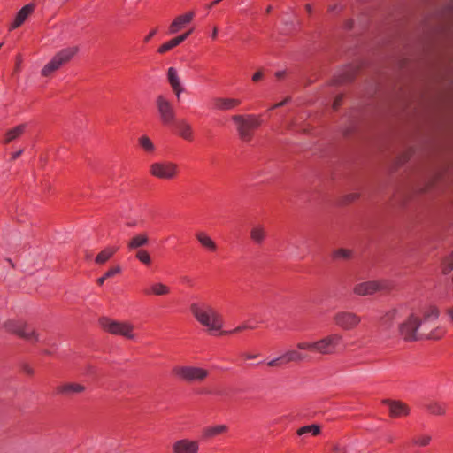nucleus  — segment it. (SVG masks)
<instances>
[{
	"label": "nucleus",
	"instance_id": "obj_1",
	"mask_svg": "<svg viewBox=\"0 0 453 453\" xmlns=\"http://www.w3.org/2000/svg\"><path fill=\"white\" fill-rule=\"evenodd\" d=\"M190 311L196 321L210 333L223 334V317L211 304L206 302L193 303Z\"/></svg>",
	"mask_w": 453,
	"mask_h": 453
},
{
	"label": "nucleus",
	"instance_id": "obj_2",
	"mask_svg": "<svg viewBox=\"0 0 453 453\" xmlns=\"http://www.w3.org/2000/svg\"><path fill=\"white\" fill-rule=\"evenodd\" d=\"M236 126V131L240 139L243 142H250L252 139L253 132L262 124V119L255 114H237L231 118Z\"/></svg>",
	"mask_w": 453,
	"mask_h": 453
},
{
	"label": "nucleus",
	"instance_id": "obj_3",
	"mask_svg": "<svg viewBox=\"0 0 453 453\" xmlns=\"http://www.w3.org/2000/svg\"><path fill=\"white\" fill-rule=\"evenodd\" d=\"M422 325L423 323L420 319L415 313L409 311L408 315L399 323V335L407 342L421 339L420 333H422Z\"/></svg>",
	"mask_w": 453,
	"mask_h": 453
},
{
	"label": "nucleus",
	"instance_id": "obj_4",
	"mask_svg": "<svg viewBox=\"0 0 453 453\" xmlns=\"http://www.w3.org/2000/svg\"><path fill=\"white\" fill-rule=\"evenodd\" d=\"M99 323L101 327L111 334L122 336L129 340L135 339L134 326L129 321H120L103 317Z\"/></svg>",
	"mask_w": 453,
	"mask_h": 453
},
{
	"label": "nucleus",
	"instance_id": "obj_5",
	"mask_svg": "<svg viewBox=\"0 0 453 453\" xmlns=\"http://www.w3.org/2000/svg\"><path fill=\"white\" fill-rule=\"evenodd\" d=\"M173 373L187 383H201L209 376L207 369L195 365H176L173 368Z\"/></svg>",
	"mask_w": 453,
	"mask_h": 453
},
{
	"label": "nucleus",
	"instance_id": "obj_6",
	"mask_svg": "<svg viewBox=\"0 0 453 453\" xmlns=\"http://www.w3.org/2000/svg\"><path fill=\"white\" fill-rule=\"evenodd\" d=\"M79 51L77 46L67 47L53 56V58L42 69V76H50L62 65L69 62Z\"/></svg>",
	"mask_w": 453,
	"mask_h": 453
},
{
	"label": "nucleus",
	"instance_id": "obj_7",
	"mask_svg": "<svg viewBox=\"0 0 453 453\" xmlns=\"http://www.w3.org/2000/svg\"><path fill=\"white\" fill-rule=\"evenodd\" d=\"M343 335L341 333H331L316 341L315 353L321 355L335 354L341 348Z\"/></svg>",
	"mask_w": 453,
	"mask_h": 453
},
{
	"label": "nucleus",
	"instance_id": "obj_8",
	"mask_svg": "<svg viewBox=\"0 0 453 453\" xmlns=\"http://www.w3.org/2000/svg\"><path fill=\"white\" fill-rule=\"evenodd\" d=\"M4 327L9 332L18 334L27 342H38L44 341V338L34 327L20 322L9 320L4 324Z\"/></svg>",
	"mask_w": 453,
	"mask_h": 453
},
{
	"label": "nucleus",
	"instance_id": "obj_9",
	"mask_svg": "<svg viewBox=\"0 0 453 453\" xmlns=\"http://www.w3.org/2000/svg\"><path fill=\"white\" fill-rule=\"evenodd\" d=\"M150 173L160 180H173L179 173V166L172 161H157L150 165Z\"/></svg>",
	"mask_w": 453,
	"mask_h": 453
},
{
	"label": "nucleus",
	"instance_id": "obj_10",
	"mask_svg": "<svg viewBox=\"0 0 453 453\" xmlns=\"http://www.w3.org/2000/svg\"><path fill=\"white\" fill-rule=\"evenodd\" d=\"M409 311L408 306L404 304L389 309L380 319L381 326L385 330H390L394 328L395 325L399 326V323L408 315Z\"/></svg>",
	"mask_w": 453,
	"mask_h": 453
},
{
	"label": "nucleus",
	"instance_id": "obj_11",
	"mask_svg": "<svg viewBox=\"0 0 453 453\" xmlns=\"http://www.w3.org/2000/svg\"><path fill=\"white\" fill-rule=\"evenodd\" d=\"M334 325L343 331H351L361 323V317L349 311H339L334 315Z\"/></svg>",
	"mask_w": 453,
	"mask_h": 453
},
{
	"label": "nucleus",
	"instance_id": "obj_12",
	"mask_svg": "<svg viewBox=\"0 0 453 453\" xmlns=\"http://www.w3.org/2000/svg\"><path fill=\"white\" fill-rule=\"evenodd\" d=\"M156 105L161 122L164 125L173 123L176 119L175 110L172 103L165 96L160 95L157 97Z\"/></svg>",
	"mask_w": 453,
	"mask_h": 453
},
{
	"label": "nucleus",
	"instance_id": "obj_13",
	"mask_svg": "<svg viewBox=\"0 0 453 453\" xmlns=\"http://www.w3.org/2000/svg\"><path fill=\"white\" fill-rule=\"evenodd\" d=\"M387 288L385 281L371 280L357 283L353 288V293L359 296L373 295Z\"/></svg>",
	"mask_w": 453,
	"mask_h": 453
},
{
	"label": "nucleus",
	"instance_id": "obj_14",
	"mask_svg": "<svg viewBox=\"0 0 453 453\" xmlns=\"http://www.w3.org/2000/svg\"><path fill=\"white\" fill-rule=\"evenodd\" d=\"M173 453H198L199 442L187 438L180 439L172 445Z\"/></svg>",
	"mask_w": 453,
	"mask_h": 453
},
{
	"label": "nucleus",
	"instance_id": "obj_15",
	"mask_svg": "<svg viewBox=\"0 0 453 453\" xmlns=\"http://www.w3.org/2000/svg\"><path fill=\"white\" fill-rule=\"evenodd\" d=\"M195 18L194 12H188L184 14L177 16L168 27L169 35H175L181 29L185 28Z\"/></svg>",
	"mask_w": 453,
	"mask_h": 453
},
{
	"label": "nucleus",
	"instance_id": "obj_16",
	"mask_svg": "<svg viewBox=\"0 0 453 453\" xmlns=\"http://www.w3.org/2000/svg\"><path fill=\"white\" fill-rule=\"evenodd\" d=\"M242 101L232 97H215L212 101L213 109L217 111H231L241 104Z\"/></svg>",
	"mask_w": 453,
	"mask_h": 453
},
{
	"label": "nucleus",
	"instance_id": "obj_17",
	"mask_svg": "<svg viewBox=\"0 0 453 453\" xmlns=\"http://www.w3.org/2000/svg\"><path fill=\"white\" fill-rule=\"evenodd\" d=\"M384 403L388 405L389 414L393 418L404 417L410 412L409 407L403 402L386 400Z\"/></svg>",
	"mask_w": 453,
	"mask_h": 453
},
{
	"label": "nucleus",
	"instance_id": "obj_18",
	"mask_svg": "<svg viewBox=\"0 0 453 453\" xmlns=\"http://www.w3.org/2000/svg\"><path fill=\"white\" fill-rule=\"evenodd\" d=\"M167 80L168 82L176 95L177 98H180V94L183 92L184 88L182 87L180 79L179 77L178 72L174 67H169L167 70Z\"/></svg>",
	"mask_w": 453,
	"mask_h": 453
},
{
	"label": "nucleus",
	"instance_id": "obj_19",
	"mask_svg": "<svg viewBox=\"0 0 453 453\" xmlns=\"http://www.w3.org/2000/svg\"><path fill=\"white\" fill-rule=\"evenodd\" d=\"M150 242L149 236L146 233H139L134 235L127 244L128 250H138L141 248L148 245Z\"/></svg>",
	"mask_w": 453,
	"mask_h": 453
},
{
	"label": "nucleus",
	"instance_id": "obj_20",
	"mask_svg": "<svg viewBox=\"0 0 453 453\" xmlns=\"http://www.w3.org/2000/svg\"><path fill=\"white\" fill-rule=\"evenodd\" d=\"M177 134L185 141L192 142L194 140L193 127L186 119H180L178 121Z\"/></svg>",
	"mask_w": 453,
	"mask_h": 453
},
{
	"label": "nucleus",
	"instance_id": "obj_21",
	"mask_svg": "<svg viewBox=\"0 0 453 453\" xmlns=\"http://www.w3.org/2000/svg\"><path fill=\"white\" fill-rule=\"evenodd\" d=\"M196 238L202 247L210 252H215L218 245L215 241L204 231H199L196 234Z\"/></svg>",
	"mask_w": 453,
	"mask_h": 453
},
{
	"label": "nucleus",
	"instance_id": "obj_22",
	"mask_svg": "<svg viewBox=\"0 0 453 453\" xmlns=\"http://www.w3.org/2000/svg\"><path fill=\"white\" fill-rule=\"evenodd\" d=\"M35 9V5L33 4H27L23 6L19 12L17 13L13 23L11 25L10 29H15L21 26L23 22L27 19L29 14L33 12Z\"/></svg>",
	"mask_w": 453,
	"mask_h": 453
},
{
	"label": "nucleus",
	"instance_id": "obj_23",
	"mask_svg": "<svg viewBox=\"0 0 453 453\" xmlns=\"http://www.w3.org/2000/svg\"><path fill=\"white\" fill-rule=\"evenodd\" d=\"M446 334V328L441 326H437L434 329L428 331L427 326L422 327V333H420V337L428 339V340H439L442 338Z\"/></svg>",
	"mask_w": 453,
	"mask_h": 453
},
{
	"label": "nucleus",
	"instance_id": "obj_24",
	"mask_svg": "<svg viewBox=\"0 0 453 453\" xmlns=\"http://www.w3.org/2000/svg\"><path fill=\"white\" fill-rule=\"evenodd\" d=\"M266 238V230L262 225H255L250 229V239L257 245H261Z\"/></svg>",
	"mask_w": 453,
	"mask_h": 453
},
{
	"label": "nucleus",
	"instance_id": "obj_25",
	"mask_svg": "<svg viewBox=\"0 0 453 453\" xmlns=\"http://www.w3.org/2000/svg\"><path fill=\"white\" fill-rule=\"evenodd\" d=\"M171 292L170 287L162 282H153L150 284V288L145 291L146 295L154 296H166Z\"/></svg>",
	"mask_w": 453,
	"mask_h": 453
},
{
	"label": "nucleus",
	"instance_id": "obj_26",
	"mask_svg": "<svg viewBox=\"0 0 453 453\" xmlns=\"http://www.w3.org/2000/svg\"><path fill=\"white\" fill-rule=\"evenodd\" d=\"M439 310L435 306H428L423 311V318L420 319L422 326H426L429 323L435 321L439 318Z\"/></svg>",
	"mask_w": 453,
	"mask_h": 453
},
{
	"label": "nucleus",
	"instance_id": "obj_27",
	"mask_svg": "<svg viewBox=\"0 0 453 453\" xmlns=\"http://www.w3.org/2000/svg\"><path fill=\"white\" fill-rule=\"evenodd\" d=\"M228 430V426L226 425H216L208 426L203 429V435L204 438H212L219 434H224Z\"/></svg>",
	"mask_w": 453,
	"mask_h": 453
},
{
	"label": "nucleus",
	"instance_id": "obj_28",
	"mask_svg": "<svg viewBox=\"0 0 453 453\" xmlns=\"http://www.w3.org/2000/svg\"><path fill=\"white\" fill-rule=\"evenodd\" d=\"M25 129H26V125L21 124V125H19L13 128L8 130L4 135V142L9 143V142L16 140L24 133Z\"/></svg>",
	"mask_w": 453,
	"mask_h": 453
},
{
	"label": "nucleus",
	"instance_id": "obj_29",
	"mask_svg": "<svg viewBox=\"0 0 453 453\" xmlns=\"http://www.w3.org/2000/svg\"><path fill=\"white\" fill-rule=\"evenodd\" d=\"M282 356L286 365L290 362H301L306 358V356L297 349L287 350L282 354Z\"/></svg>",
	"mask_w": 453,
	"mask_h": 453
},
{
	"label": "nucleus",
	"instance_id": "obj_30",
	"mask_svg": "<svg viewBox=\"0 0 453 453\" xmlns=\"http://www.w3.org/2000/svg\"><path fill=\"white\" fill-rule=\"evenodd\" d=\"M118 248L113 246H109L104 249L96 257V263L97 264H104L107 260H109L113 254L117 251Z\"/></svg>",
	"mask_w": 453,
	"mask_h": 453
},
{
	"label": "nucleus",
	"instance_id": "obj_31",
	"mask_svg": "<svg viewBox=\"0 0 453 453\" xmlns=\"http://www.w3.org/2000/svg\"><path fill=\"white\" fill-rule=\"evenodd\" d=\"M84 389H85V388L81 384L69 383V384L61 386L58 388V393L65 394V395L77 394V393L82 392Z\"/></svg>",
	"mask_w": 453,
	"mask_h": 453
},
{
	"label": "nucleus",
	"instance_id": "obj_32",
	"mask_svg": "<svg viewBox=\"0 0 453 453\" xmlns=\"http://www.w3.org/2000/svg\"><path fill=\"white\" fill-rule=\"evenodd\" d=\"M138 143L140 147L147 153L152 154L156 150V146L151 141V139L147 135H142L138 139Z\"/></svg>",
	"mask_w": 453,
	"mask_h": 453
},
{
	"label": "nucleus",
	"instance_id": "obj_33",
	"mask_svg": "<svg viewBox=\"0 0 453 453\" xmlns=\"http://www.w3.org/2000/svg\"><path fill=\"white\" fill-rule=\"evenodd\" d=\"M432 437L428 434H418L413 436L411 443L417 447H426L430 444Z\"/></svg>",
	"mask_w": 453,
	"mask_h": 453
},
{
	"label": "nucleus",
	"instance_id": "obj_34",
	"mask_svg": "<svg viewBox=\"0 0 453 453\" xmlns=\"http://www.w3.org/2000/svg\"><path fill=\"white\" fill-rule=\"evenodd\" d=\"M427 411L434 415H443L446 411V405L440 402H430L426 405Z\"/></svg>",
	"mask_w": 453,
	"mask_h": 453
},
{
	"label": "nucleus",
	"instance_id": "obj_35",
	"mask_svg": "<svg viewBox=\"0 0 453 453\" xmlns=\"http://www.w3.org/2000/svg\"><path fill=\"white\" fill-rule=\"evenodd\" d=\"M296 434L299 436H303L307 434H311V435L316 436L320 434V426L316 424L303 426L296 431Z\"/></svg>",
	"mask_w": 453,
	"mask_h": 453
},
{
	"label": "nucleus",
	"instance_id": "obj_36",
	"mask_svg": "<svg viewBox=\"0 0 453 453\" xmlns=\"http://www.w3.org/2000/svg\"><path fill=\"white\" fill-rule=\"evenodd\" d=\"M135 258L144 265H150L152 259L146 250H138L135 253Z\"/></svg>",
	"mask_w": 453,
	"mask_h": 453
},
{
	"label": "nucleus",
	"instance_id": "obj_37",
	"mask_svg": "<svg viewBox=\"0 0 453 453\" xmlns=\"http://www.w3.org/2000/svg\"><path fill=\"white\" fill-rule=\"evenodd\" d=\"M178 45H180V44L177 42V40L175 39V37L172 38L171 40H169L166 42L160 45L157 49V52L159 54H164V53L173 50V48L177 47Z\"/></svg>",
	"mask_w": 453,
	"mask_h": 453
},
{
	"label": "nucleus",
	"instance_id": "obj_38",
	"mask_svg": "<svg viewBox=\"0 0 453 453\" xmlns=\"http://www.w3.org/2000/svg\"><path fill=\"white\" fill-rule=\"evenodd\" d=\"M316 341L314 342H301L296 344V348L300 350H309L315 352Z\"/></svg>",
	"mask_w": 453,
	"mask_h": 453
},
{
	"label": "nucleus",
	"instance_id": "obj_39",
	"mask_svg": "<svg viewBox=\"0 0 453 453\" xmlns=\"http://www.w3.org/2000/svg\"><path fill=\"white\" fill-rule=\"evenodd\" d=\"M266 365L268 366H270V367L280 368V367H282V366L286 365V363H285V360H284L283 356L281 354L280 356L267 361Z\"/></svg>",
	"mask_w": 453,
	"mask_h": 453
},
{
	"label": "nucleus",
	"instance_id": "obj_40",
	"mask_svg": "<svg viewBox=\"0 0 453 453\" xmlns=\"http://www.w3.org/2000/svg\"><path fill=\"white\" fill-rule=\"evenodd\" d=\"M453 270V260L450 257L445 258L441 264V273L445 275Z\"/></svg>",
	"mask_w": 453,
	"mask_h": 453
},
{
	"label": "nucleus",
	"instance_id": "obj_41",
	"mask_svg": "<svg viewBox=\"0 0 453 453\" xmlns=\"http://www.w3.org/2000/svg\"><path fill=\"white\" fill-rule=\"evenodd\" d=\"M351 257V251L346 249H339L334 251V258H342L347 259Z\"/></svg>",
	"mask_w": 453,
	"mask_h": 453
},
{
	"label": "nucleus",
	"instance_id": "obj_42",
	"mask_svg": "<svg viewBox=\"0 0 453 453\" xmlns=\"http://www.w3.org/2000/svg\"><path fill=\"white\" fill-rule=\"evenodd\" d=\"M253 328H254L253 326L243 324V325L238 326L237 327H235L234 329H233L231 331H223V334H235V333H239V332L246 330V329H253Z\"/></svg>",
	"mask_w": 453,
	"mask_h": 453
},
{
	"label": "nucleus",
	"instance_id": "obj_43",
	"mask_svg": "<svg viewBox=\"0 0 453 453\" xmlns=\"http://www.w3.org/2000/svg\"><path fill=\"white\" fill-rule=\"evenodd\" d=\"M193 29H189L188 31L178 35L175 37L179 44L182 43L187 38L192 34Z\"/></svg>",
	"mask_w": 453,
	"mask_h": 453
},
{
	"label": "nucleus",
	"instance_id": "obj_44",
	"mask_svg": "<svg viewBox=\"0 0 453 453\" xmlns=\"http://www.w3.org/2000/svg\"><path fill=\"white\" fill-rule=\"evenodd\" d=\"M120 267L119 266H115V267H112L111 269H109L105 273V277L107 278H111V277H113L115 276L116 274H118L119 273H120Z\"/></svg>",
	"mask_w": 453,
	"mask_h": 453
},
{
	"label": "nucleus",
	"instance_id": "obj_45",
	"mask_svg": "<svg viewBox=\"0 0 453 453\" xmlns=\"http://www.w3.org/2000/svg\"><path fill=\"white\" fill-rule=\"evenodd\" d=\"M346 447L341 445H335L333 449V453H347Z\"/></svg>",
	"mask_w": 453,
	"mask_h": 453
},
{
	"label": "nucleus",
	"instance_id": "obj_46",
	"mask_svg": "<svg viewBox=\"0 0 453 453\" xmlns=\"http://www.w3.org/2000/svg\"><path fill=\"white\" fill-rule=\"evenodd\" d=\"M263 76H264L263 73L261 71H258L253 74L252 81H258L263 78Z\"/></svg>",
	"mask_w": 453,
	"mask_h": 453
},
{
	"label": "nucleus",
	"instance_id": "obj_47",
	"mask_svg": "<svg viewBox=\"0 0 453 453\" xmlns=\"http://www.w3.org/2000/svg\"><path fill=\"white\" fill-rule=\"evenodd\" d=\"M288 100H289L288 98H286L285 100H283V101H281V102H280V103H278V104H273V105L270 108V110H274V109H276V108H279V107H281V106L285 105V104L288 102Z\"/></svg>",
	"mask_w": 453,
	"mask_h": 453
},
{
	"label": "nucleus",
	"instance_id": "obj_48",
	"mask_svg": "<svg viewBox=\"0 0 453 453\" xmlns=\"http://www.w3.org/2000/svg\"><path fill=\"white\" fill-rule=\"evenodd\" d=\"M157 34V29H153L152 31L150 32L149 35H147L145 37H144V42H149L151 38Z\"/></svg>",
	"mask_w": 453,
	"mask_h": 453
},
{
	"label": "nucleus",
	"instance_id": "obj_49",
	"mask_svg": "<svg viewBox=\"0 0 453 453\" xmlns=\"http://www.w3.org/2000/svg\"><path fill=\"white\" fill-rule=\"evenodd\" d=\"M218 35H219V28L217 27H213L211 33V38L212 40H215V39H217Z\"/></svg>",
	"mask_w": 453,
	"mask_h": 453
},
{
	"label": "nucleus",
	"instance_id": "obj_50",
	"mask_svg": "<svg viewBox=\"0 0 453 453\" xmlns=\"http://www.w3.org/2000/svg\"><path fill=\"white\" fill-rule=\"evenodd\" d=\"M394 440H395V436L393 434H386L385 436V441L388 442V443H393L394 442Z\"/></svg>",
	"mask_w": 453,
	"mask_h": 453
},
{
	"label": "nucleus",
	"instance_id": "obj_51",
	"mask_svg": "<svg viewBox=\"0 0 453 453\" xmlns=\"http://www.w3.org/2000/svg\"><path fill=\"white\" fill-rule=\"evenodd\" d=\"M22 152H23V150H18V151L14 152V153L12 154V159H17V158H18V157L22 154Z\"/></svg>",
	"mask_w": 453,
	"mask_h": 453
},
{
	"label": "nucleus",
	"instance_id": "obj_52",
	"mask_svg": "<svg viewBox=\"0 0 453 453\" xmlns=\"http://www.w3.org/2000/svg\"><path fill=\"white\" fill-rule=\"evenodd\" d=\"M340 104H341V97L336 98L333 104L334 109H337V107L340 105Z\"/></svg>",
	"mask_w": 453,
	"mask_h": 453
},
{
	"label": "nucleus",
	"instance_id": "obj_53",
	"mask_svg": "<svg viewBox=\"0 0 453 453\" xmlns=\"http://www.w3.org/2000/svg\"><path fill=\"white\" fill-rule=\"evenodd\" d=\"M106 279H108V278H107V277H105V275H104V276L100 277V278L97 280L98 284H99V285H103Z\"/></svg>",
	"mask_w": 453,
	"mask_h": 453
},
{
	"label": "nucleus",
	"instance_id": "obj_54",
	"mask_svg": "<svg viewBox=\"0 0 453 453\" xmlns=\"http://www.w3.org/2000/svg\"><path fill=\"white\" fill-rule=\"evenodd\" d=\"M447 314H448L449 319L453 322V309L448 310Z\"/></svg>",
	"mask_w": 453,
	"mask_h": 453
},
{
	"label": "nucleus",
	"instance_id": "obj_55",
	"mask_svg": "<svg viewBox=\"0 0 453 453\" xmlns=\"http://www.w3.org/2000/svg\"><path fill=\"white\" fill-rule=\"evenodd\" d=\"M222 0H214L213 2H211L210 4V5L208 6L209 8H211L212 6H214L215 4H218L219 2H221Z\"/></svg>",
	"mask_w": 453,
	"mask_h": 453
},
{
	"label": "nucleus",
	"instance_id": "obj_56",
	"mask_svg": "<svg viewBox=\"0 0 453 453\" xmlns=\"http://www.w3.org/2000/svg\"><path fill=\"white\" fill-rule=\"evenodd\" d=\"M278 78H281L284 75V71H279L275 73Z\"/></svg>",
	"mask_w": 453,
	"mask_h": 453
},
{
	"label": "nucleus",
	"instance_id": "obj_57",
	"mask_svg": "<svg viewBox=\"0 0 453 453\" xmlns=\"http://www.w3.org/2000/svg\"><path fill=\"white\" fill-rule=\"evenodd\" d=\"M305 8H306V10H307V12H310V13L311 12V11H312V7H311V4H306Z\"/></svg>",
	"mask_w": 453,
	"mask_h": 453
},
{
	"label": "nucleus",
	"instance_id": "obj_58",
	"mask_svg": "<svg viewBox=\"0 0 453 453\" xmlns=\"http://www.w3.org/2000/svg\"><path fill=\"white\" fill-rule=\"evenodd\" d=\"M256 357H257L256 355H251V354H250V355H247V356H246V358H247V359H253V358H255Z\"/></svg>",
	"mask_w": 453,
	"mask_h": 453
},
{
	"label": "nucleus",
	"instance_id": "obj_59",
	"mask_svg": "<svg viewBox=\"0 0 453 453\" xmlns=\"http://www.w3.org/2000/svg\"><path fill=\"white\" fill-rule=\"evenodd\" d=\"M127 226L130 227H134V226H135V223L134 222L127 223Z\"/></svg>",
	"mask_w": 453,
	"mask_h": 453
},
{
	"label": "nucleus",
	"instance_id": "obj_60",
	"mask_svg": "<svg viewBox=\"0 0 453 453\" xmlns=\"http://www.w3.org/2000/svg\"><path fill=\"white\" fill-rule=\"evenodd\" d=\"M20 61H21L20 59L18 60V62H17V68H19Z\"/></svg>",
	"mask_w": 453,
	"mask_h": 453
},
{
	"label": "nucleus",
	"instance_id": "obj_61",
	"mask_svg": "<svg viewBox=\"0 0 453 453\" xmlns=\"http://www.w3.org/2000/svg\"><path fill=\"white\" fill-rule=\"evenodd\" d=\"M451 257V259L453 260V250H452V253L451 255L449 256Z\"/></svg>",
	"mask_w": 453,
	"mask_h": 453
}]
</instances>
